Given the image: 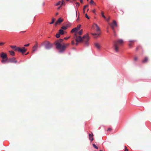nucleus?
<instances>
[{"label":"nucleus","instance_id":"54","mask_svg":"<svg viewBox=\"0 0 151 151\" xmlns=\"http://www.w3.org/2000/svg\"><path fill=\"white\" fill-rule=\"evenodd\" d=\"M28 53H29V52H27V53L26 54V55H27L28 54Z\"/></svg>","mask_w":151,"mask_h":151},{"label":"nucleus","instance_id":"32","mask_svg":"<svg viewBox=\"0 0 151 151\" xmlns=\"http://www.w3.org/2000/svg\"><path fill=\"white\" fill-rule=\"evenodd\" d=\"M61 3V1H59L55 5L56 6L59 5H60V4Z\"/></svg>","mask_w":151,"mask_h":151},{"label":"nucleus","instance_id":"23","mask_svg":"<svg viewBox=\"0 0 151 151\" xmlns=\"http://www.w3.org/2000/svg\"><path fill=\"white\" fill-rule=\"evenodd\" d=\"M83 30L81 29V30L80 31H79L78 33H77V34H78L79 35H81L83 33Z\"/></svg>","mask_w":151,"mask_h":151},{"label":"nucleus","instance_id":"41","mask_svg":"<svg viewBox=\"0 0 151 151\" xmlns=\"http://www.w3.org/2000/svg\"><path fill=\"white\" fill-rule=\"evenodd\" d=\"M70 37H65L64 38V39L65 40H67L68 39L70 38Z\"/></svg>","mask_w":151,"mask_h":151},{"label":"nucleus","instance_id":"44","mask_svg":"<svg viewBox=\"0 0 151 151\" xmlns=\"http://www.w3.org/2000/svg\"><path fill=\"white\" fill-rule=\"evenodd\" d=\"M62 6L61 5L59 6V7H58V10L59 9L61 8V7H62Z\"/></svg>","mask_w":151,"mask_h":151},{"label":"nucleus","instance_id":"13","mask_svg":"<svg viewBox=\"0 0 151 151\" xmlns=\"http://www.w3.org/2000/svg\"><path fill=\"white\" fill-rule=\"evenodd\" d=\"M148 61V58L147 57H146L145 58V59L142 61L143 63H145L147 62Z\"/></svg>","mask_w":151,"mask_h":151},{"label":"nucleus","instance_id":"24","mask_svg":"<svg viewBox=\"0 0 151 151\" xmlns=\"http://www.w3.org/2000/svg\"><path fill=\"white\" fill-rule=\"evenodd\" d=\"M101 14L102 17H104L105 19H106V17L104 15V13L103 12H102L101 13Z\"/></svg>","mask_w":151,"mask_h":151},{"label":"nucleus","instance_id":"34","mask_svg":"<svg viewBox=\"0 0 151 151\" xmlns=\"http://www.w3.org/2000/svg\"><path fill=\"white\" fill-rule=\"evenodd\" d=\"M85 17L87 19H90V17L88 16L87 14H85Z\"/></svg>","mask_w":151,"mask_h":151},{"label":"nucleus","instance_id":"8","mask_svg":"<svg viewBox=\"0 0 151 151\" xmlns=\"http://www.w3.org/2000/svg\"><path fill=\"white\" fill-rule=\"evenodd\" d=\"M7 62L16 63L17 62V61L16 60L15 58H13L9 59V60Z\"/></svg>","mask_w":151,"mask_h":151},{"label":"nucleus","instance_id":"47","mask_svg":"<svg viewBox=\"0 0 151 151\" xmlns=\"http://www.w3.org/2000/svg\"><path fill=\"white\" fill-rule=\"evenodd\" d=\"M92 12L94 13H95V9L92 10Z\"/></svg>","mask_w":151,"mask_h":151},{"label":"nucleus","instance_id":"22","mask_svg":"<svg viewBox=\"0 0 151 151\" xmlns=\"http://www.w3.org/2000/svg\"><path fill=\"white\" fill-rule=\"evenodd\" d=\"M81 25H78L77 27H76V28H77V31H78V30L80 28V27H81Z\"/></svg>","mask_w":151,"mask_h":151},{"label":"nucleus","instance_id":"2","mask_svg":"<svg viewBox=\"0 0 151 151\" xmlns=\"http://www.w3.org/2000/svg\"><path fill=\"white\" fill-rule=\"evenodd\" d=\"M74 38L77 42H84L86 45L87 46L88 45V41L89 38L88 34L83 36L82 38L80 36H78L77 34L76 33L74 35Z\"/></svg>","mask_w":151,"mask_h":151},{"label":"nucleus","instance_id":"16","mask_svg":"<svg viewBox=\"0 0 151 151\" xmlns=\"http://www.w3.org/2000/svg\"><path fill=\"white\" fill-rule=\"evenodd\" d=\"M77 28H74L73 29H72V30H71V33H73L74 32H76V33L77 34V33H76V32H77Z\"/></svg>","mask_w":151,"mask_h":151},{"label":"nucleus","instance_id":"28","mask_svg":"<svg viewBox=\"0 0 151 151\" xmlns=\"http://www.w3.org/2000/svg\"><path fill=\"white\" fill-rule=\"evenodd\" d=\"M93 147H94L95 148L97 149H98V147L97 146H96V145L95 144H93Z\"/></svg>","mask_w":151,"mask_h":151},{"label":"nucleus","instance_id":"20","mask_svg":"<svg viewBox=\"0 0 151 151\" xmlns=\"http://www.w3.org/2000/svg\"><path fill=\"white\" fill-rule=\"evenodd\" d=\"M9 52L10 53V54L12 56H14L15 55L14 52L13 51H9Z\"/></svg>","mask_w":151,"mask_h":151},{"label":"nucleus","instance_id":"48","mask_svg":"<svg viewBox=\"0 0 151 151\" xmlns=\"http://www.w3.org/2000/svg\"><path fill=\"white\" fill-rule=\"evenodd\" d=\"M80 0V2L81 3H83V0Z\"/></svg>","mask_w":151,"mask_h":151},{"label":"nucleus","instance_id":"21","mask_svg":"<svg viewBox=\"0 0 151 151\" xmlns=\"http://www.w3.org/2000/svg\"><path fill=\"white\" fill-rule=\"evenodd\" d=\"M90 4L91 5H92V4L96 5V4L95 3L93 0H91V1L90 2Z\"/></svg>","mask_w":151,"mask_h":151},{"label":"nucleus","instance_id":"45","mask_svg":"<svg viewBox=\"0 0 151 151\" xmlns=\"http://www.w3.org/2000/svg\"><path fill=\"white\" fill-rule=\"evenodd\" d=\"M129 46L130 47H131L132 46V44L131 43H129Z\"/></svg>","mask_w":151,"mask_h":151},{"label":"nucleus","instance_id":"56","mask_svg":"<svg viewBox=\"0 0 151 151\" xmlns=\"http://www.w3.org/2000/svg\"><path fill=\"white\" fill-rule=\"evenodd\" d=\"M88 10H87V12H88Z\"/></svg>","mask_w":151,"mask_h":151},{"label":"nucleus","instance_id":"58","mask_svg":"<svg viewBox=\"0 0 151 151\" xmlns=\"http://www.w3.org/2000/svg\"><path fill=\"white\" fill-rule=\"evenodd\" d=\"M69 0H66L67 1H69Z\"/></svg>","mask_w":151,"mask_h":151},{"label":"nucleus","instance_id":"1","mask_svg":"<svg viewBox=\"0 0 151 151\" xmlns=\"http://www.w3.org/2000/svg\"><path fill=\"white\" fill-rule=\"evenodd\" d=\"M63 40L61 39H60L56 41L55 42V44L56 46L57 49L59 50V52H61L64 51L66 47L69 45V43L63 44L62 45V43L63 42Z\"/></svg>","mask_w":151,"mask_h":151},{"label":"nucleus","instance_id":"12","mask_svg":"<svg viewBox=\"0 0 151 151\" xmlns=\"http://www.w3.org/2000/svg\"><path fill=\"white\" fill-rule=\"evenodd\" d=\"M10 47L12 49L16 51V49H17L18 47H17L15 45H11L10 46Z\"/></svg>","mask_w":151,"mask_h":151},{"label":"nucleus","instance_id":"17","mask_svg":"<svg viewBox=\"0 0 151 151\" xmlns=\"http://www.w3.org/2000/svg\"><path fill=\"white\" fill-rule=\"evenodd\" d=\"M7 60L8 59H3L1 60V62L3 63H5L6 62H7Z\"/></svg>","mask_w":151,"mask_h":151},{"label":"nucleus","instance_id":"37","mask_svg":"<svg viewBox=\"0 0 151 151\" xmlns=\"http://www.w3.org/2000/svg\"><path fill=\"white\" fill-rule=\"evenodd\" d=\"M110 17H109L107 19H106V21L108 22H109V21L110 20Z\"/></svg>","mask_w":151,"mask_h":151},{"label":"nucleus","instance_id":"35","mask_svg":"<svg viewBox=\"0 0 151 151\" xmlns=\"http://www.w3.org/2000/svg\"><path fill=\"white\" fill-rule=\"evenodd\" d=\"M5 43V42H0V46H2Z\"/></svg>","mask_w":151,"mask_h":151},{"label":"nucleus","instance_id":"52","mask_svg":"<svg viewBox=\"0 0 151 151\" xmlns=\"http://www.w3.org/2000/svg\"><path fill=\"white\" fill-rule=\"evenodd\" d=\"M25 32V31H22V32H21L24 33V32Z\"/></svg>","mask_w":151,"mask_h":151},{"label":"nucleus","instance_id":"11","mask_svg":"<svg viewBox=\"0 0 151 151\" xmlns=\"http://www.w3.org/2000/svg\"><path fill=\"white\" fill-rule=\"evenodd\" d=\"M95 47L97 48L98 49H100V45L98 43H96L95 44Z\"/></svg>","mask_w":151,"mask_h":151},{"label":"nucleus","instance_id":"57","mask_svg":"<svg viewBox=\"0 0 151 151\" xmlns=\"http://www.w3.org/2000/svg\"><path fill=\"white\" fill-rule=\"evenodd\" d=\"M100 151H102V150H100Z\"/></svg>","mask_w":151,"mask_h":151},{"label":"nucleus","instance_id":"43","mask_svg":"<svg viewBox=\"0 0 151 151\" xmlns=\"http://www.w3.org/2000/svg\"><path fill=\"white\" fill-rule=\"evenodd\" d=\"M71 43L73 45L75 43L74 41V40L72 41L71 42Z\"/></svg>","mask_w":151,"mask_h":151},{"label":"nucleus","instance_id":"19","mask_svg":"<svg viewBox=\"0 0 151 151\" xmlns=\"http://www.w3.org/2000/svg\"><path fill=\"white\" fill-rule=\"evenodd\" d=\"M138 58L137 56L134 57L133 59V61L134 62H136L138 60Z\"/></svg>","mask_w":151,"mask_h":151},{"label":"nucleus","instance_id":"4","mask_svg":"<svg viewBox=\"0 0 151 151\" xmlns=\"http://www.w3.org/2000/svg\"><path fill=\"white\" fill-rule=\"evenodd\" d=\"M45 44V48L47 49H49L52 47V45L47 41H46Z\"/></svg>","mask_w":151,"mask_h":151},{"label":"nucleus","instance_id":"36","mask_svg":"<svg viewBox=\"0 0 151 151\" xmlns=\"http://www.w3.org/2000/svg\"><path fill=\"white\" fill-rule=\"evenodd\" d=\"M76 6H79V5H80V4L78 2H76Z\"/></svg>","mask_w":151,"mask_h":151},{"label":"nucleus","instance_id":"38","mask_svg":"<svg viewBox=\"0 0 151 151\" xmlns=\"http://www.w3.org/2000/svg\"><path fill=\"white\" fill-rule=\"evenodd\" d=\"M125 150L124 151H128V149H127V147L126 146L125 147Z\"/></svg>","mask_w":151,"mask_h":151},{"label":"nucleus","instance_id":"14","mask_svg":"<svg viewBox=\"0 0 151 151\" xmlns=\"http://www.w3.org/2000/svg\"><path fill=\"white\" fill-rule=\"evenodd\" d=\"M64 31L61 29H60L59 31V32L58 33L60 35H63L64 34Z\"/></svg>","mask_w":151,"mask_h":151},{"label":"nucleus","instance_id":"3","mask_svg":"<svg viewBox=\"0 0 151 151\" xmlns=\"http://www.w3.org/2000/svg\"><path fill=\"white\" fill-rule=\"evenodd\" d=\"M124 41L122 40L119 39L114 42V49L115 52H119V46L122 45Z\"/></svg>","mask_w":151,"mask_h":151},{"label":"nucleus","instance_id":"53","mask_svg":"<svg viewBox=\"0 0 151 151\" xmlns=\"http://www.w3.org/2000/svg\"><path fill=\"white\" fill-rule=\"evenodd\" d=\"M134 40H132V41H130V42H134Z\"/></svg>","mask_w":151,"mask_h":151},{"label":"nucleus","instance_id":"55","mask_svg":"<svg viewBox=\"0 0 151 151\" xmlns=\"http://www.w3.org/2000/svg\"><path fill=\"white\" fill-rule=\"evenodd\" d=\"M85 10H83V13H85Z\"/></svg>","mask_w":151,"mask_h":151},{"label":"nucleus","instance_id":"7","mask_svg":"<svg viewBox=\"0 0 151 151\" xmlns=\"http://www.w3.org/2000/svg\"><path fill=\"white\" fill-rule=\"evenodd\" d=\"M0 56L3 59H8L7 54L4 52H1L0 54Z\"/></svg>","mask_w":151,"mask_h":151},{"label":"nucleus","instance_id":"51","mask_svg":"<svg viewBox=\"0 0 151 151\" xmlns=\"http://www.w3.org/2000/svg\"><path fill=\"white\" fill-rule=\"evenodd\" d=\"M58 14V13H56V15H57Z\"/></svg>","mask_w":151,"mask_h":151},{"label":"nucleus","instance_id":"15","mask_svg":"<svg viewBox=\"0 0 151 151\" xmlns=\"http://www.w3.org/2000/svg\"><path fill=\"white\" fill-rule=\"evenodd\" d=\"M93 136V134L91 135L90 134H89V139L91 141H92L93 139V138L92 137Z\"/></svg>","mask_w":151,"mask_h":151},{"label":"nucleus","instance_id":"59","mask_svg":"<svg viewBox=\"0 0 151 151\" xmlns=\"http://www.w3.org/2000/svg\"><path fill=\"white\" fill-rule=\"evenodd\" d=\"M88 0H87V1H88Z\"/></svg>","mask_w":151,"mask_h":151},{"label":"nucleus","instance_id":"30","mask_svg":"<svg viewBox=\"0 0 151 151\" xmlns=\"http://www.w3.org/2000/svg\"><path fill=\"white\" fill-rule=\"evenodd\" d=\"M60 35L58 33V34H57L56 35V37L57 38H58L60 37Z\"/></svg>","mask_w":151,"mask_h":151},{"label":"nucleus","instance_id":"6","mask_svg":"<svg viewBox=\"0 0 151 151\" xmlns=\"http://www.w3.org/2000/svg\"><path fill=\"white\" fill-rule=\"evenodd\" d=\"M111 28L112 29L114 30V27H117V23L116 22V21L114 20H113V22L112 23H111L110 24Z\"/></svg>","mask_w":151,"mask_h":151},{"label":"nucleus","instance_id":"25","mask_svg":"<svg viewBox=\"0 0 151 151\" xmlns=\"http://www.w3.org/2000/svg\"><path fill=\"white\" fill-rule=\"evenodd\" d=\"M61 28L64 30H65L67 29V27L65 26H63L61 27Z\"/></svg>","mask_w":151,"mask_h":151},{"label":"nucleus","instance_id":"39","mask_svg":"<svg viewBox=\"0 0 151 151\" xmlns=\"http://www.w3.org/2000/svg\"><path fill=\"white\" fill-rule=\"evenodd\" d=\"M76 21L77 22H78L79 21V16H78V18L77 19Z\"/></svg>","mask_w":151,"mask_h":151},{"label":"nucleus","instance_id":"18","mask_svg":"<svg viewBox=\"0 0 151 151\" xmlns=\"http://www.w3.org/2000/svg\"><path fill=\"white\" fill-rule=\"evenodd\" d=\"M94 26H95L96 27V31H100V28H99V27L97 25V24H94Z\"/></svg>","mask_w":151,"mask_h":151},{"label":"nucleus","instance_id":"49","mask_svg":"<svg viewBox=\"0 0 151 151\" xmlns=\"http://www.w3.org/2000/svg\"><path fill=\"white\" fill-rule=\"evenodd\" d=\"M78 42H76V45H78Z\"/></svg>","mask_w":151,"mask_h":151},{"label":"nucleus","instance_id":"42","mask_svg":"<svg viewBox=\"0 0 151 151\" xmlns=\"http://www.w3.org/2000/svg\"><path fill=\"white\" fill-rule=\"evenodd\" d=\"M112 129L111 128H109L107 130V131H111L112 130Z\"/></svg>","mask_w":151,"mask_h":151},{"label":"nucleus","instance_id":"33","mask_svg":"<svg viewBox=\"0 0 151 151\" xmlns=\"http://www.w3.org/2000/svg\"><path fill=\"white\" fill-rule=\"evenodd\" d=\"M65 2L64 1V0H63L62 1V2H61V5H65Z\"/></svg>","mask_w":151,"mask_h":151},{"label":"nucleus","instance_id":"10","mask_svg":"<svg viewBox=\"0 0 151 151\" xmlns=\"http://www.w3.org/2000/svg\"><path fill=\"white\" fill-rule=\"evenodd\" d=\"M38 47V45L37 43L33 47V51L34 52L37 50V48Z\"/></svg>","mask_w":151,"mask_h":151},{"label":"nucleus","instance_id":"46","mask_svg":"<svg viewBox=\"0 0 151 151\" xmlns=\"http://www.w3.org/2000/svg\"><path fill=\"white\" fill-rule=\"evenodd\" d=\"M75 12V14H76V17L77 16V12L76 10V12Z\"/></svg>","mask_w":151,"mask_h":151},{"label":"nucleus","instance_id":"9","mask_svg":"<svg viewBox=\"0 0 151 151\" xmlns=\"http://www.w3.org/2000/svg\"><path fill=\"white\" fill-rule=\"evenodd\" d=\"M63 21V19H62L61 18H60L58 20L56 21V22L55 23V25L56 26L57 24H60Z\"/></svg>","mask_w":151,"mask_h":151},{"label":"nucleus","instance_id":"29","mask_svg":"<svg viewBox=\"0 0 151 151\" xmlns=\"http://www.w3.org/2000/svg\"><path fill=\"white\" fill-rule=\"evenodd\" d=\"M88 4H87V5H85L84 6L83 10H85V9L86 8L88 7Z\"/></svg>","mask_w":151,"mask_h":151},{"label":"nucleus","instance_id":"40","mask_svg":"<svg viewBox=\"0 0 151 151\" xmlns=\"http://www.w3.org/2000/svg\"><path fill=\"white\" fill-rule=\"evenodd\" d=\"M29 44H27L24 45V46L28 47V46H29Z\"/></svg>","mask_w":151,"mask_h":151},{"label":"nucleus","instance_id":"5","mask_svg":"<svg viewBox=\"0 0 151 151\" xmlns=\"http://www.w3.org/2000/svg\"><path fill=\"white\" fill-rule=\"evenodd\" d=\"M26 51L27 49H26L24 47H23L22 48L18 47L16 49V51L20 52L22 54L25 52Z\"/></svg>","mask_w":151,"mask_h":151},{"label":"nucleus","instance_id":"31","mask_svg":"<svg viewBox=\"0 0 151 151\" xmlns=\"http://www.w3.org/2000/svg\"><path fill=\"white\" fill-rule=\"evenodd\" d=\"M113 32H114V35L115 37H116L117 36V35L114 29L113 30Z\"/></svg>","mask_w":151,"mask_h":151},{"label":"nucleus","instance_id":"26","mask_svg":"<svg viewBox=\"0 0 151 151\" xmlns=\"http://www.w3.org/2000/svg\"><path fill=\"white\" fill-rule=\"evenodd\" d=\"M55 19L53 18H52V22H50V24H53L54 23V22L55 21Z\"/></svg>","mask_w":151,"mask_h":151},{"label":"nucleus","instance_id":"50","mask_svg":"<svg viewBox=\"0 0 151 151\" xmlns=\"http://www.w3.org/2000/svg\"><path fill=\"white\" fill-rule=\"evenodd\" d=\"M138 48H139V47H137L136 49V50L137 51L138 49Z\"/></svg>","mask_w":151,"mask_h":151},{"label":"nucleus","instance_id":"27","mask_svg":"<svg viewBox=\"0 0 151 151\" xmlns=\"http://www.w3.org/2000/svg\"><path fill=\"white\" fill-rule=\"evenodd\" d=\"M92 34L94 36L97 35L98 36H99L100 35L99 34H96V33H92Z\"/></svg>","mask_w":151,"mask_h":151}]
</instances>
